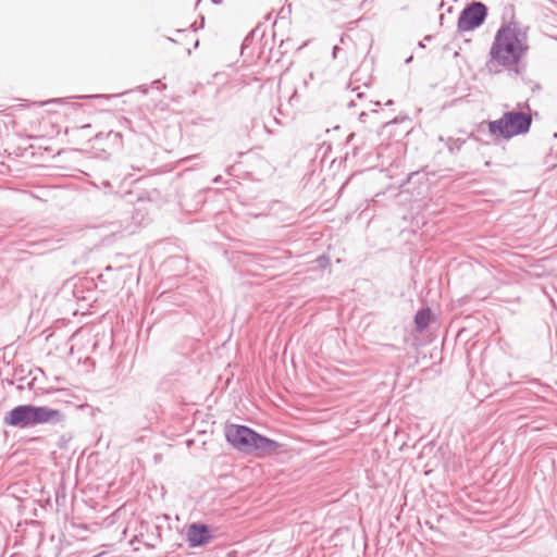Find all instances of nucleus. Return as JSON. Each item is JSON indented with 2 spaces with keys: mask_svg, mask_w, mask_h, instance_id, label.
<instances>
[{
  "mask_svg": "<svg viewBox=\"0 0 557 557\" xmlns=\"http://www.w3.org/2000/svg\"><path fill=\"white\" fill-rule=\"evenodd\" d=\"M187 540L190 547H198L210 542V530L205 524L193 523L187 530Z\"/></svg>",
  "mask_w": 557,
  "mask_h": 557,
  "instance_id": "6",
  "label": "nucleus"
},
{
  "mask_svg": "<svg viewBox=\"0 0 557 557\" xmlns=\"http://www.w3.org/2000/svg\"><path fill=\"white\" fill-rule=\"evenodd\" d=\"M487 15V8L482 2H473L466 7L458 18V30L469 32L481 26Z\"/></svg>",
  "mask_w": 557,
  "mask_h": 557,
  "instance_id": "4",
  "label": "nucleus"
},
{
  "mask_svg": "<svg viewBox=\"0 0 557 557\" xmlns=\"http://www.w3.org/2000/svg\"><path fill=\"white\" fill-rule=\"evenodd\" d=\"M531 115L524 112H507L500 119L487 123L488 132L494 137L510 139L527 133L531 126Z\"/></svg>",
  "mask_w": 557,
  "mask_h": 557,
  "instance_id": "3",
  "label": "nucleus"
},
{
  "mask_svg": "<svg viewBox=\"0 0 557 557\" xmlns=\"http://www.w3.org/2000/svg\"><path fill=\"white\" fill-rule=\"evenodd\" d=\"M414 321L417 323L418 329L422 330L429 324V312L428 311H418L416 314Z\"/></svg>",
  "mask_w": 557,
  "mask_h": 557,
  "instance_id": "8",
  "label": "nucleus"
},
{
  "mask_svg": "<svg viewBox=\"0 0 557 557\" xmlns=\"http://www.w3.org/2000/svg\"><path fill=\"white\" fill-rule=\"evenodd\" d=\"M225 436L234 448L243 453L263 456L270 455L278 448V444L275 441L264 437L244 425H227L225 428Z\"/></svg>",
  "mask_w": 557,
  "mask_h": 557,
  "instance_id": "1",
  "label": "nucleus"
},
{
  "mask_svg": "<svg viewBox=\"0 0 557 557\" xmlns=\"http://www.w3.org/2000/svg\"><path fill=\"white\" fill-rule=\"evenodd\" d=\"M34 383H35V377H33V379L28 382V387H29V388H33Z\"/></svg>",
  "mask_w": 557,
  "mask_h": 557,
  "instance_id": "9",
  "label": "nucleus"
},
{
  "mask_svg": "<svg viewBox=\"0 0 557 557\" xmlns=\"http://www.w3.org/2000/svg\"><path fill=\"white\" fill-rule=\"evenodd\" d=\"M3 424L18 429L35 425V405H20L14 407L4 416Z\"/></svg>",
  "mask_w": 557,
  "mask_h": 557,
  "instance_id": "5",
  "label": "nucleus"
},
{
  "mask_svg": "<svg viewBox=\"0 0 557 557\" xmlns=\"http://www.w3.org/2000/svg\"><path fill=\"white\" fill-rule=\"evenodd\" d=\"M525 49L522 35L518 29L510 26L502 27L497 32L491 48L492 61L504 66L515 65Z\"/></svg>",
  "mask_w": 557,
  "mask_h": 557,
  "instance_id": "2",
  "label": "nucleus"
},
{
  "mask_svg": "<svg viewBox=\"0 0 557 557\" xmlns=\"http://www.w3.org/2000/svg\"><path fill=\"white\" fill-rule=\"evenodd\" d=\"M62 414L59 410L47 407H37V423L60 422Z\"/></svg>",
  "mask_w": 557,
  "mask_h": 557,
  "instance_id": "7",
  "label": "nucleus"
}]
</instances>
